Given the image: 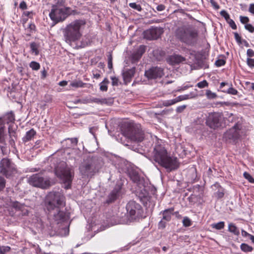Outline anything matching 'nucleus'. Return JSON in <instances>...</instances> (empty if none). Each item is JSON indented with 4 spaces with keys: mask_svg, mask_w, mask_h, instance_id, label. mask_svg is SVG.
Masks as SVG:
<instances>
[{
    "mask_svg": "<svg viewBox=\"0 0 254 254\" xmlns=\"http://www.w3.org/2000/svg\"><path fill=\"white\" fill-rule=\"evenodd\" d=\"M126 209L131 221L135 220L141 216L142 213L141 205L133 200L130 201L127 203Z\"/></svg>",
    "mask_w": 254,
    "mask_h": 254,
    "instance_id": "9b49d317",
    "label": "nucleus"
},
{
    "mask_svg": "<svg viewBox=\"0 0 254 254\" xmlns=\"http://www.w3.org/2000/svg\"><path fill=\"white\" fill-rule=\"evenodd\" d=\"M176 36L181 42L192 46L197 43L198 31L193 25H184L176 30Z\"/></svg>",
    "mask_w": 254,
    "mask_h": 254,
    "instance_id": "f03ea898",
    "label": "nucleus"
},
{
    "mask_svg": "<svg viewBox=\"0 0 254 254\" xmlns=\"http://www.w3.org/2000/svg\"><path fill=\"white\" fill-rule=\"evenodd\" d=\"M173 211L174 208H170L165 209L163 211L161 212V213H162L163 215L162 219L167 222L170 221L171 219V215Z\"/></svg>",
    "mask_w": 254,
    "mask_h": 254,
    "instance_id": "a878e982",
    "label": "nucleus"
},
{
    "mask_svg": "<svg viewBox=\"0 0 254 254\" xmlns=\"http://www.w3.org/2000/svg\"><path fill=\"white\" fill-rule=\"evenodd\" d=\"M163 68L158 66L152 67L145 71L144 75L149 80L160 78L164 75Z\"/></svg>",
    "mask_w": 254,
    "mask_h": 254,
    "instance_id": "dca6fc26",
    "label": "nucleus"
},
{
    "mask_svg": "<svg viewBox=\"0 0 254 254\" xmlns=\"http://www.w3.org/2000/svg\"><path fill=\"white\" fill-rule=\"evenodd\" d=\"M99 168L100 166L94 160H85L80 165L79 170L81 175L84 177L93 175Z\"/></svg>",
    "mask_w": 254,
    "mask_h": 254,
    "instance_id": "0eeeda50",
    "label": "nucleus"
},
{
    "mask_svg": "<svg viewBox=\"0 0 254 254\" xmlns=\"http://www.w3.org/2000/svg\"><path fill=\"white\" fill-rule=\"evenodd\" d=\"M129 6L133 9L137 10L138 11H141L142 10V7L140 5L136 4L135 2L129 3Z\"/></svg>",
    "mask_w": 254,
    "mask_h": 254,
    "instance_id": "58836bf2",
    "label": "nucleus"
},
{
    "mask_svg": "<svg viewBox=\"0 0 254 254\" xmlns=\"http://www.w3.org/2000/svg\"><path fill=\"white\" fill-rule=\"evenodd\" d=\"M168 60L171 64H176L185 61L186 59L180 55H175L170 57Z\"/></svg>",
    "mask_w": 254,
    "mask_h": 254,
    "instance_id": "393cba45",
    "label": "nucleus"
},
{
    "mask_svg": "<svg viewBox=\"0 0 254 254\" xmlns=\"http://www.w3.org/2000/svg\"><path fill=\"white\" fill-rule=\"evenodd\" d=\"M245 28L251 33L254 32V26L251 24H247L245 25Z\"/></svg>",
    "mask_w": 254,
    "mask_h": 254,
    "instance_id": "864d4df0",
    "label": "nucleus"
},
{
    "mask_svg": "<svg viewBox=\"0 0 254 254\" xmlns=\"http://www.w3.org/2000/svg\"><path fill=\"white\" fill-rule=\"evenodd\" d=\"M190 98V96L189 94L180 95L175 98L177 103L183 100L188 99Z\"/></svg>",
    "mask_w": 254,
    "mask_h": 254,
    "instance_id": "79ce46f5",
    "label": "nucleus"
},
{
    "mask_svg": "<svg viewBox=\"0 0 254 254\" xmlns=\"http://www.w3.org/2000/svg\"><path fill=\"white\" fill-rule=\"evenodd\" d=\"M153 154L154 159H172L165 148L159 144L155 146Z\"/></svg>",
    "mask_w": 254,
    "mask_h": 254,
    "instance_id": "a211bd4d",
    "label": "nucleus"
},
{
    "mask_svg": "<svg viewBox=\"0 0 254 254\" xmlns=\"http://www.w3.org/2000/svg\"><path fill=\"white\" fill-rule=\"evenodd\" d=\"M55 171L56 176L64 184V188L69 189L74 175L73 168L62 161L55 167Z\"/></svg>",
    "mask_w": 254,
    "mask_h": 254,
    "instance_id": "7ed1b4c3",
    "label": "nucleus"
},
{
    "mask_svg": "<svg viewBox=\"0 0 254 254\" xmlns=\"http://www.w3.org/2000/svg\"><path fill=\"white\" fill-rule=\"evenodd\" d=\"M225 226V223L223 221H221L217 223H213L211 225L212 228L216 230H221L224 228Z\"/></svg>",
    "mask_w": 254,
    "mask_h": 254,
    "instance_id": "473e14b6",
    "label": "nucleus"
},
{
    "mask_svg": "<svg viewBox=\"0 0 254 254\" xmlns=\"http://www.w3.org/2000/svg\"><path fill=\"white\" fill-rule=\"evenodd\" d=\"M160 166L165 168L168 171H172L177 169L179 166V163L177 160H154Z\"/></svg>",
    "mask_w": 254,
    "mask_h": 254,
    "instance_id": "f3484780",
    "label": "nucleus"
},
{
    "mask_svg": "<svg viewBox=\"0 0 254 254\" xmlns=\"http://www.w3.org/2000/svg\"><path fill=\"white\" fill-rule=\"evenodd\" d=\"M17 173L15 165L10 160H1L0 162V175L6 178L13 177Z\"/></svg>",
    "mask_w": 254,
    "mask_h": 254,
    "instance_id": "9d476101",
    "label": "nucleus"
},
{
    "mask_svg": "<svg viewBox=\"0 0 254 254\" xmlns=\"http://www.w3.org/2000/svg\"><path fill=\"white\" fill-rule=\"evenodd\" d=\"M244 177H245V179L248 180L249 181V182L251 183H254V179L248 173L246 172H244Z\"/></svg>",
    "mask_w": 254,
    "mask_h": 254,
    "instance_id": "c03bdc74",
    "label": "nucleus"
},
{
    "mask_svg": "<svg viewBox=\"0 0 254 254\" xmlns=\"http://www.w3.org/2000/svg\"><path fill=\"white\" fill-rule=\"evenodd\" d=\"M240 247L242 251L245 252H252L253 250L251 246H250L245 243L242 244Z\"/></svg>",
    "mask_w": 254,
    "mask_h": 254,
    "instance_id": "f704fd0d",
    "label": "nucleus"
},
{
    "mask_svg": "<svg viewBox=\"0 0 254 254\" xmlns=\"http://www.w3.org/2000/svg\"><path fill=\"white\" fill-rule=\"evenodd\" d=\"M6 180L3 177L0 175V191L2 190L5 187Z\"/></svg>",
    "mask_w": 254,
    "mask_h": 254,
    "instance_id": "a19ab883",
    "label": "nucleus"
},
{
    "mask_svg": "<svg viewBox=\"0 0 254 254\" xmlns=\"http://www.w3.org/2000/svg\"><path fill=\"white\" fill-rule=\"evenodd\" d=\"M228 231L236 236H238L240 234L239 229L236 227V226L234 224L232 223H230L229 224Z\"/></svg>",
    "mask_w": 254,
    "mask_h": 254,
    "instance_id": "cd10ccee",
    "label": "nucleus"
},
{
    "mask_svg": "<svg viewBox=\"0 0 254 254\" xmlns=\"http://www.w3.org/2000/svg\"><path fill=\"white\" fill-rule=\"evenodd\" d=\"M45 203L49 211L54 210L55 209H59L64 206L65 197L61 192H50L46 196Z\"/></svg>",
    "mask_w": 254,
    "mask_h": 254,
    "instance_id": "39448f33",
    "label": "nucleus"
},
{
    "mask_svg": "<svg viewBox=\"0 0 254 254\" xmlns=\"http://www.w3.org/2000/svg\"><path fill=\"white\" fill-rule=\"evenodd\" d=\"M10 250V248L8 246H2L0 248V251L2 252L6 253Z\"/></svg>",
    "mask_w": 254,
    "mask_h": 254,
    "instance_id": "0e129e2a",
    "label": "nucleus"
},
{
    "mask_svg": "<svg viewBox=\"0 0 254 254\" xmlns=\"http://www.w3.org/2000/svg\"><path fill=\"white\" fill-rule=\"evenodd\" d=\"M247 64L251 67H254V59L248 58L247 59Z\"/></svg>",
    "mask_w": 254,
    "mask_h": 254,
    "instance_id": "6e6d98bb",
    "label": "nucleus"
},
{
    "mask_svg": "<svg viewBox=\"0 0 254 254\" xmlns=\"http://www.w3.org/2000/svg\"><path fill=\"white\" fill-rule=\"evenodd\" d=\"M4 126L0 127V143L3 144L4 142Z\"/></svg>",
    "mask_w": 254,
    "mask_h": 254,
    "instance_id": "4c0bfd02",
    "label": "nucleus"
},
{
    "mask_svg": "<svg viewBox=\"0 0 254 254\" xmlns=\"http://www.w3.org/2000/svg\"><path fill=\"white\" fill-rule=\"evenodd\" d=\"M29 183L35 187L42 189H47L51 186V182L48 178H44L38 174L31 176L28 180Z\"/></svg>",
    "mask_w": 254,
    "mask_h": 254,
    "instance_id": "f8f14e48",
    "label": "nucleus"
},
{
    "mask_svg": "<svg viewBox=\"0 0 254 254\" xmlns=\"http://www.w3.org/2000/svg\"><path fill=\"white\" fill-rule=\"evenodd\" d=\"M163 32V30L161 27H152L151 28L145 30L143 33L144 38L151 40L159 38Z\"/></svg>",
    "mask_w": 254,
    "mask_h": 254,
    "instance_id": "4468645a",
    "label": "nucleus"
},
{
    "mask_svg": "<svg viewBox=\"0 0 254 254\" xmlns=\"http://www.w3.org/2000/svg\"><path fill=\"white\" fill-rule=\"evenodd\" d=\"M15 120L14 114L12 112L7 113L2 118H0V125L1 126H4L6 123L13 122Z\"/></svg>",
    "mask_w": 254,
    "mask_h": 254,
    "instance_id": "b1692460",
    "label": "nucleus"
},
{
    "mask_svg": "<svg viewBox=\"0 0 254 254\" xmlns=\"http://www.w3.org/2000/svg\"><path fill=\"white\" fill-rule=\"evenodd\" d=\"M234 37L235 38V40L238 43H241V37L240 36V35L237 33H234Z\"/></svg>",
    "mask_w": 254,
    "mask_h": 254,
    "instance_id": "e2e57ef3",
    "label": "nucleus"
},
{
    "mask_svg": "<svg viewBox=\"0 0 254 254\" xmlns=\"http://www.w3.org/2000/svg\"><path fill=\"white\" fill-rule=\"evenodd\" d=\"M121 164L124 165L121 166V169L123 171H127L130 179L134 183H138L140 181V176L138 172L132 169H129L130 163L127 160H121Z\"/></svg>",
    "mask_w": 254,
    "mask_h": 254,
    "instance_id": "ddd939ff",
    "label": "nucleus"
},
{
    "mask_svg": "<svg viewBox=\"0 0 254 254\" xmlns=\"http://www.w3.org/2000/svg\"><path fill=\"white\" fill-rule=\"evenodd\" d=\"M112 80V84L113 86H117L118 85V81L119 79L116 76H112L111 77Z\"/></svg>",
    "mask_w": 254,
    "mask_h": 254,
    "instance_id": "13d9d810",
    "label": "nucleus"
},
{
    "mask_svg": "<svg viewBox=\"0 0 254 254\" xmlns=\"http://www.w3.org/2000/svg\"><path fill=\"white\" fill-rule=\"evenodd\" d=\"M81 153V151L77 148H61L53 155L58 159H76L80 157Z\"/></svg>",
    "mask_w": 254,
    "mask_h": 254,
    "instance_id": "1a4fd4ad",
    "label": "nucleus"
},
{
    "mask_svg": "<svg viewBox=\"0 0 254 254\" xmlns=\"http://www.w3.org/2000/svg\"><path fill=\"white\" fill-rule=\"evenodd\" d=\"M98 130L97 127H92L89 128V132L92 134L95 138V132Z\"/></svg>",
    "mask_w": 254,
    "mask_h": 254,
    "instance_id": "5fc2aeb1",
    "label": "nucleus"
},
{
    "mask_svg": "<svg viewBox=\"0 0 254 254\" xmlns=\"http://www.w3.org/2000/svg\"><path fill=\"white\" fill-rule=\"evenodd\" d=\"M71 13L72 10L70 7L56 8L51 10L49 13V16L56 24L64 21Z\"/></svg>",
    "mask_w": 254,
    "mask_h": 254,
    "instance_id": "423d86ee",
    "label": "nucleus"
},
{
    "mask_svg": "<svg viewBox=\"0 0 254 254\" xmlns=\"http://www.w3.org/2000/svg\"><path fill=\"white\" fill-rule=\"evenodd\" d=\"M145 51V46L141 45L132 55L131 57V62L135 63L137 62L142 57Z\"/></svg>",
    "mask_w": 254,
    "mask_h": 254,
    "instance_id": "412c9836",
    "label": "nucleus"
},
{
    "mask_svg": "<svg viewBox=\"0 0 254 254\" xmlns=\"http://www.w3.org/2000/svg\"><path fill=\"white\" fill-rule=\"evenodd\" d=\"M109 83V81L107 78L104 79L100 83V90L101 91H107L108 90V84Z\"/></svg>",
    "mask_w": 254,
    "mask_h": 254,
    "instance_id": "c85d7f7f",
    "label": "nucleus"
},
{
    "mask_svg": "<svg viewBox=\"0 0 254 254\" xmlns=\"http://www.w3.org/2000/svg\"><path fill=\"white\" fill-rule=\"evenodd\" d=\"M176 103H177L176 99H173L166 100V101H164L163 105L165 106L168 107V106H171L172 105H174Z\"/></svg>",
    "mask_w": 254,
    "mask_h": 254,
    "instance_id": "37998d69",
    "label": "nucleus"
},
{
    "mask_svg": "<svg viewBox=\"0 0 254 254\" xmlns=\"http://www.w3.org/2000/svg\"><path fill=\"white\" fill-rule=\"evenodd\" d=\"M166 227V222L165 220L161 219L158 223V227L159 228L164 229Z\"/></svg>",
    "mask_w": 254,
    "mask_h": 254,
    "instance_id": "680f3d73",
    "label": "nucleus"
},
{
    "mask_svg": "<svg viewBox=\"0 0 254 254\" xmlns=\"http://www.w3.org/2000/svg\"><path fill=\"white\" fill-rule=\"evenodd\" d=\"M36 131L33 128H31L30 130L26 132L25 136L22 137V141L24 142H27L31 140L36 135Z\"/></svg>",
    "mask_w": 254,
    "mask_h": 254,
    "instance_id": "bb28decb",
    "label": "nucleus"
},
{
    "mask_svg": "<svg viewBox=\"0 0 254 254\" xmlns=\"http://www.w3.org/2000/svg\"><path fill=\"white\" fill-rule=\"evenodd\" d=\"M122 186L121 184H117L108 196L106 202L110 203L115 201L121 194Z\"/></svg>",
    "mask_w": 254,
    "mask_h": 254,
    "instance_id": "6ab92c4d",
    "label": "nucleus"
},
{
    "mask_svg": "<svg viewBox=\"0 0 254 254\" xmlns=\"http://www.w3.org/2000/svg\"><path fill=\"white\" fill-rule=\"evenodd\" d=\"M29 66L34 70H38L40 68V65L39 63L32 61L29 64Z\"/></svg>",
    "mask_w": 254,
    "mask_h": 254,
    "instance_id": "e433bc0d",
    "label": "nucleus"
},
{
    "mask_svg": "<svg viewBox=\"0 0 254 254\" xmlns=\"http://www.w3.org/2000/svg\"><path fill=\"white\" fill-rule=\"evenodd\" d=\"M114 103V98L109 97L107 98H102V105L111 106Z\"/></svg>",
    "mask_w": 254,
    "mask_h": 254,
    "instance_id": "72a5a7b5",
    "label": "nucleus"
},
{
    "mask_svg": "<svg viewBox=\"0 0 254 254\" xmlns=\"http://www.w3.org/2000/svg\"><path fill=\"white\" fill-rule=\"evenodd\" d=\"M85 24L84 20L76 19L67 24L63 30L65 41L71 44L79 40L82 36V31Z\"/></svg>",
    "mask_w": 254,
    "mask_h": 254,
    "instance_id": "f257e3e1",
    "label": "nucleus"
},
{
    "mask_svg": "<svg viewBox=\"0 0 254 254\" xmlns=\"http://www.w3.org/2000/svg\"><path fill=\"white\" fill-rule=\"evenodd\" d=\"M108 65L109 69L113 68L112 56L111 54L108 56Z\"/></svg>",
    "mask_w": 254,
    "mask_h": 254,
    "instance_id": "603ef678",
    "label": "nucleus"
},
{
    "mask_svg": "<svg viewBox=\"0 0 254 254\" xmlns=\"http://www.w3.org/2000/svg\"><path fill=\"white\" fill-rule=\"evenodd\" d=\"M186 108V105H182V106H179L177 108L176 111L177 113H180L182 112Z\"/></svg>",
    "mask_w": 254,
    "mask_h": 254,
    "instance_id": "338daca9",
    "label": "nucleus"
},
{
    "mask_svg": "<svg viewBox=\"0 0 254 254\" xmlns=\"http://www.w3.org/2000/svg\"><path fill=\"white\" fill-rule=\"evenodd\" d=\"M220 14L223 16L226 21H228L230 19V15L225 10L221 11Z\"/></svg>",
    "mask_w": 254,
    "mask_h": 254,
    "instance_id": "09e8293b",
    "label": "nucleus"
},
{
    "mask_svg": "<svg viewBox=\"0 0 254 254\" xmlns=\"http://www.w3.org/2000/svg\"><path fill=\"white\" fill-rule=\"evenodd\" d=\"M240 20L243 24H246L249 21V18L247 16H240Z\"/></svg>",
    "mask_w": 254,
    "mask_h": 254,
    "instance_id": "4d7b16f0",
    "label": "nucleus"
},
{
    "mask_svg": "<svg viewBox=\"0 0 254 254\" xmlns=\"http://www.w3.org/2000/svg\"><path fill=\"white\" fill-rule=\"evenodd\" d=\"M226 63L224 59H218L215 61V64L217 67H220L224 65Z\"/></svg>",
    "mask_w": 254,
    "mask_h": 254,
    "instance_id": "49530a36",
    "label": "nucleus"
},
{
    "mask_svg": "<svg viewBox=\"0 0 254 254\" xmlns=\"http://www.w3.org/2000/svg\"><path fill=\"white\" fill-rule=\"evenodd\" d=\"M123 135L131 142H140L144 139V134L140 128V125L133 124H126L122 129Z\"/></svg>",
    "mask_w": 254,
    "mask_h": 254,
    "instance_id": "20e7f679",
    "label": "nucleus"
},
{
    "mask_svg": "<svg viewBox=\"0 0 254 254\" xmlns=\"http://www.w3.org/2000/svg\"><path fill=\"white\" fill-rule=\"evenodd\" d=\"M247 55L249 57H254V51L251 49H249L247 50Z\"/></svg>",
    "mask_w": 254,
    "mask_h": 254,
    "instance_id": "774afa93",
    "label": "nucleus"
},
{
    "mask_svg": "<svg viewBox=\"0 0 254 254\" xmlns=\"http://www.w3.org/2000/svg\"><path fill=\"white\" fill-rule=\"evenodd\" d=\"M19 8L22 10L26 9L27 8L26 3L24 1H21L19 4Z\"/></svg>",
    "mask_w": 254,
    "mask_h": 254,
    "instance_id": "052dcab7",
    "label": "nucleus"
},
{
    "mask_svg": "<svg viewBox=\"0 0 254 254\" xmlns=\"http://www.w3.org/2000/svg\"><path fill=\"white\" fill-rule=\"evenodd\" d=\"M183 224L185 227H189L191 225V222L188 217H186L183 220Z\"/></svg>",
    "mask_w": 254,
    "mask_h": 254,
    "instance_id": "a18cd8bd",
    "label": "nucleus"
},
{
    "mask_svg": "<svg viewBox=\"0 0 254 254\" xmlns=\"http://www.w3.org/2000/svg\"><path fill=\"white\" fill-rule=\"evenodd\" d=\"M135 72V67H133L122 72L124 80L126 84L129 82Z\"/></svg>",
    "mask_w": 254,
    "mask_h": 254,
    "instance_id": "5701e85b",
    "label": "nucleus"
},
{
    "mask_svg": "<svg viewBox=\"0 0 254 254\" xmlns=\"http://www.w3.org/2000/svg\"><path fill=\"white\" fill-rule=\"evenodd\" d=\"M208 86V83L206 80H204L197 84V86L199 88H202Z\"/></svg>",
    "mask_w": 254,
    "mask_h": 254,
    "instance_id": "de8ad7c7",
    "label": "nucleus"
},
{
    "mask_svg": "<svg viewBox=\"0 0 254 254\" xmlns=\"http://www.w3.org/2000/svg\"><path fill=\"white\" fill-rule=\"evenodd\" d=\"M78 139L76 137L65 139L62 142L63 146L62 148H72L76 145Z\"/></svg>",
    "mask_w": 254,
    "mask_h": 254,
    "instance_id": "4be33fe9",
    "label": "nucleus"
},
{
    "mask_svg": "<svg viewBox=\"0 0 254 254\" xmlns=\"http://www.w3.org/2000/svg\"><path fill=\"white\" fill-rule=\"evenodd\" d=\"M8 133H9V135L10 138H16V136H15L16 132H15V131L14 130H12L10 128V126L8 127Z\"/></svg>",
    "mask_w": 254,
    "mask_h": 254,
    "instance_id": "8fccbe9b",
    "label": "nucleus"
},
{
    "mask_svg": "<svg viewBox=\"0 0 254 254\" xmlns=\"http://www.w3.org/2000/svg\"><path fill=\"white\" fill-rule=\"evenodd\" d=\"M105 157H106L107 159H114L116 157L115 155L109 152L105 153Z\"/></svg>",
    "mask_w": 254,
    "mask_h": 254,
    "instance_id": "69168bd1",
    "label": "nucleus"
},
{
    "mask_svg": "<svg viewBox=\"0 0 254 254\" xmlns=\"http://www.w3.org/2000/svg\"><path fill=\"white\" fill-rule=\"evenodd\" d=\"M206 95L207 98L209 99H215L217 97L216 93L212 92L211 91L208 90L206 92Z\"/></svg>",
    "mask_w": 254,
    "mask_h": 254,
    "instance_id": "ea45409f",
    "label": "nucleus"
},
{
    "mask_svg": "<svg viewBox=\"0 0 254 254\" xmlns=\"http://www.w3.org/2000/svg\"><path fill=\"white\" fill-rule=\"evenodd\" d=\"M227 22L229 23L232 29L234 30L237 29V25L233 20L230 18L228 21H227Z\"/></svg>",
    "mask_w": 254,
    "mask_h": 254,
    "instance_id": "3c124183",
    "label": "nucleus"
},
{
    "mask_svg": "<svg viewBox=\"0 0 254 254\" xmlns=\"http://www.w3.org/2000/svg\"><path fill=\"white\" fill-rule=\"evenodd\" d=\"M214 187L219 188L218 190L215 193V195L218 198H222L224 196V189L222 188L218 183L214 184Z\"/></svg>",
    "mask_w": 254,
    "mask_h": 254,
    "instance_id": "7c9ffc66",
    "label": "nucleus"
},
{
    "mask_svg": "<svg viewBox=\"0 0 254 254\" xmlns=\"http://www.w3.org/2000/svg\"><path fill=\"white\" fill-rule=\"evenodd\" d=\"M242 126L238 122L228 130L225 134V137L230 139L235 140L241 136Z\"/></svg>",
    "mask_w": 254,
    "mask_h": 254,
    "instance_id": "2eb2a0df",
    "label": "nucleus"
},
{
    "mask_svg": "<svg viewBox=\"0 0 254 254\" xmlns=\"http://www.w3.org/2000/svg\"><path fill=\"white\" fill-rule=\"evenodd\" d=\"M56 212L53 214V218L57 224L64 222L68 218V215L65 212L59 209H55Z\"/></svg>",
    "mask_w": 254,
    "mask_h": 254,
    "instance_id": "aec40b11",
    "label": "nucleus"
},
{
    "mask_svg": "<svg viewBox=\"0 0 254 254\" xmlns=\"http://www.w3.org/2000/svg\"><path fill=\"white\" fill-rule=\"evenodd\" d=\"M209 2L212 6L215 9H218L220 8L219 5L214 0H209Z\"/></svg>",
    "mask_w": 254,
    "mask_h": 254,
    "instance_id": "bf43d9fd",
    "label": "nucleus"
},
{
    "mask_svg": "<svg viewBox=\"0 0 254 254\" xmlns=\"http://www.w3.org/2000/svg\"><path fill=\"white\" fill-rule=\"evenodd\" d=\"M224 119L222 113H210L207 117L206 124L210 128L216 129L225 125L223 123Z\"/></svg>",
    "mask_w": 254,
    "mask_h": 254,
    "instance_id": "6e6552de",
    "label": "nucleus"
},
{
    "mask_svg": "<svg viewBox=\"0 0 254 254\" xmlns=\"http://www.w3.org/2000/svg\"><path fill=\"white\" fill-rule=\"evenodd\" d=\"M84 83L81 80H75L70 83V86L72 87L78 88L83 87Z\"/></svg>",
    "mask_w": 254,
    "mask_h": 254,
    "instance_id": "c9c22d12",
    "label": "nucleus"
},
{
    "mask_svg": "<svg viewBox=\"0 0 254 254\" xmlns=\"http://www.w3.org/2000/svg\"><path fill=\"white\" fill-rule=\"evenodd\" d=\"M30 47L31 52L37 56L39 54L38 46L35 42H32L30 44Z\"/></svg>",
    "mask_w": 254,
    "mask_h": 254,
    "instance_id": "2f4dec72",
    "label": "nucleus"
},
{
    "mask_svg": "<svg viewBox=\"0 0 254 254\" xmlns=\"http://www.w3.org/2000/svg\"><path fill=\"white\" fill-rule=\"evenodd\" d=\"M222 91L233 95H237L238 93V91L232 86V85H229L227 89L224 88L222 90Z\"/></svg>",
    "mask_w": 254,
    "mask_h": 254,
    "instance_id": "c756f323",
    "label": "nucleus"
}]
</instances>
